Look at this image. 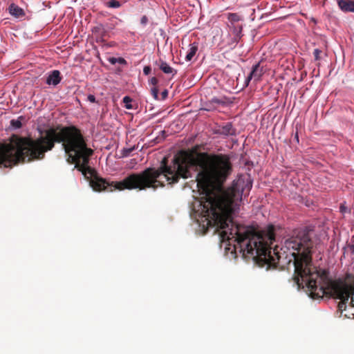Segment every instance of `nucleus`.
I'll use <instances>...</instances> for the list:
<instances>
[{"label":"nucleus","mask_w":354,"mask_h":354,"mask_svg":"<svg viewBox=\"0 0 354 354\" xmlns=\"http://www.w3.org/2000/svg\"><path fill=\"white\" fill-rule=\"evenodd\" d=\"M62 143L68 156L67 162L75 164V168L82 175L90 179V185L96 192H113L115 189L145 190L148 188L156 189L164 187L165 183L174 185L180 178L191 177L190 168L198 167L196 180L198 185L205 191L198 202L201 225L203 228H215L221 231L217 225L207 224L212 219L213 211L217 214H223L224 205L214 206L216 202L224 197L227 189L222 185L227 179V156L223 154L209 156L207 153H194L192 151L180 150L169 160L164 157L157 169L149 167L140 173H133L119 182H109L98 176L95 170L88 166L90 158L94 151L87 147L81 131L75 126L50 128L44 131V136L37 139L19 137L13 135L9 143L0 146V167H12L19 162H30L44 158L46 152L50 151L55 144Z\"/></svg>","instance_id":"obj_1"},{"label":"nucleus","mask_w":354,"mask_h":354,"mask_svg":"<svg viewBox=\"0 0 354 354\" xmlns=\"http://www.w3.org/2000/svg\"><path fill=\"white\" fill-rule=\"evenodd\" d=\"M241 197L240 190L230 189L214 204L217 208L218 205H224V209L221 208L223 214H217L213 211L207 224L220 227L221 241L227 243L228 246L232 245L236 254L239 253L243 259H252L261 266L284 269L292 261L293 279L299 288H306L313 299L327 295L339 299L338 310L341 313L345 310L350 297L354 295V274L346 273L344 277L330 279L328 271H317L312 266L313 227H305L286 240L285 247L289 254L283 257L277 248L271 250L270 245L275 238L273 226H269L266 232H256L251 227L233 221L232 215L239 209Z\"/></svg>","instance_id":"obj_2"},{"label":"nucleus","mask_w":354,"mask_h":354,"mask_svg":"<svg viewBox=\"0 0 354 354\" xmlns=\"http://www.w3.org/2000/svg\"><path fill=\"white\" fill-rule=\"evenodd\" d=\"M263 67L260 66L259 63H257L254 66H253L252 69L248 76L245 80L246 86L249 84V82L251 80H253L254 82H258L261 80L262 75H263Z\"/></svg>","instance_id":"obj_3"},{"label":"nucleus","mask_w":354,"mask_h":354,"mask_svg":"<svg viewBox=\"0 0 354 354\" xmlns=\"http://www.w3.org/2000/svg\"><path fill=\"white\" fill-rule=\"evenodd\" d=\"M216 132L218 134L225 136H234L236 134V129L233 127L231 122H226L219 126Z\"/></svg>","instance_id":"obj_4"},{"label":"nucleus","mask_w":354,"mask_h":354,"mask_svg":"<svg viewBox=\"0 0 354 354\" xmlns=\"http://www.w3.org/2000/svg\"><path fill=\"white\" fill-rule=\"evenodd\" d=\"M339 8L344 12H354V0H337Z\"/></svg>","instance_id":"obj_5"},{"label":"nucleus","mask_w":354,"mask_h":354,"mask_svg":"<svg viewBox=\"0 0 354 354\" xmlns=\"http://www.w3.org/2000/svg\"><path fill=\"white\" fill-rule=\"evenodd\" d=\"M62 80L61 73L57 70L53 71L47 77L46 84L48 85H57Z\"/></svg>","instance_id":"obj_6"},{"label":"nucleus","mask_w":354,"mask_h":354,"mask_svg":"<svg viewBox=\"0 0 354 354\" xmlns=\"http://www.w3.org/2000/svg\"><path fill=\"white\" fill-rule=\"evenodd\" d=\"M227 103V97H214L212 98L207 104V107L205 109L207 111H211L216 108L215 104L216 105H224Z\"/></svg>","instance_id":"obj_7"},{"label":"nucleus","mask_w":354,"mask_h":354,"mask_svg":"<svg viewBox=\"0 0 354 354\" xmlns=\"http://www.w3.org/2000/svg\"><path fill=\"white\" fill-rule=\"evenodd\" d=\"M230 28L232 29V33L234 35L233 41L234 43L237 44L239 41V40L241 39V37H243V34H242L243 27L241 25H239V26L233 25Z\"/></svg>","instance_id":"obj_8"},{"label":"nucleus","mask_w":354,"mask_h":354,"mask_svg":"<svg viewBox=\"0 0 354 354\" xmlns=\"http://www.w3.org/2000/svg\"><path fill=\"white\" fill-rule=\"evenodd\" d=\"M9 12L12 15L16 17H20L25 15L24 10L14 3L9 6Z\"/></svg>","instance_id":"obj_9"},{"label":"nucleus","mask_w":354,"mask_h":354,"mask_svg":"<svg viewBox=\"0 0 354 354\" xmlns=\"http://www.w3.org/2000/svg\"><path fill=\"white\" fill-rule=\"evenodd\" d=\"M198 50V44L193 43L189 45V48L188 50V52L185 56V59L187 62H189L192 59V58L196 55V52Z\"/></svg>","instance_id":"obj_10"},{"label":"nucleus","mask_w":354,"mask_h":354,"mask_svg":"<svg viewBox=\"0 0 354 354\" xmlns=\"http://www.w3.org/2000/svg\"><path fill=\"white\" fill-rule=\"evenodd\" d=\"M160 69L166 74H169L173 72V68L165 62H161Z\"/></svg>","instance_id":"obj_11"},{"label":"nucleus","mask_w":354,"mask_h":354,"mask_svg":"<svg viewBox=\"0 0 354 354\" xmlns=\"http://www.w3.org/2000/svg\"><path fill=\"white\" fill-rule=\"evenodd\" d=\"M227 19L231 22L232 26L235 22H237L241 19L240 16L236 13H229Z\"/></svg>","instance_id":"obj_12"},{"label":"nucleus","mask_w":354,"mask_h":354,"mask_svg":"<svg viewBox=\"0 0 354 354\" xmlns=\"http://www.w3.org/2000/svg\"><path fill=\"white\" fill-rule=\"evenodd\" d=\"M131 102H132V100L129 96H125L123 98V102L125 104L124 106L127 109H131L133 108L132 104H131Z\"/></svg>","instance_id":"obj_13"},{"label":"nucleus","mask_w":354,"mask_h":354,"mask_svg":"<svg viewBox=\"0 0 354 354\" xmlns=\"http://www.w3.org/2000/svg\"><path fill=\"white\" fill-rule=\"evenodd\" d=\"M109 62L113 64H115L117 62L122 64H126V60L122 57H119V58L111 57L109 59Z\"/></svg>","instance_id":"obj_14"},{"label":"nucleus","mask_w":354,"mask_h":354,"mask_svg":"<svg viewBox=\"0 0 354 354\" xmlns=\"http://www.w3.org/2000/svg\"><path fill=\"white\" fill-rule=\"evenodd\" d=\"M10 124L16 129L21 128L22 126L21 122L19 120H12Z\"/></svg>","instance_id":"obj_15"},{"label":"nucleus","mask_w":354,"mask_h":354,"mask_svg":"<svg viewBox=\"0 0 354 354\" xmlns=\"http://www.w3.org/2000/svg\"><path fill=\"white\" fill-rule=\"evenodd\" d=\"M108 6L110 8H117L120 6V3L118 1L113 0L108 3Z\"/></svg>","instance_id":"obj_16"},{"label":"nucleus","mask_w":354,"mask_h":354,"mask_svg":"<svg viewBox=\"0 0 354 354\" xmlns=\"http://www.w3.org/2000/svg\"><path fill=\"white\" fill-rule=\"evenodd\" d=\"M151 93L153 95V97H154V99H156V100L158 99V89L156 86L151 88Z\"/></svg>","instance_id":"obj_17"},{"label":"nucleus","mask_w":354,"mask_h":354,"mask_svg":"<svg viewBox=\"0 0 354 354\" xmlns=\"http://www.w3.org/2000/svg\"><path fill=\"white\" fill-rule=\"evenodd\" d=\"M322 53V51L317 48L314 50L313 55L315 57V60H319L320 59V54Z\"/></svg>","instance_id":"obj_18"},{"label":"nucleus","mask_w":354,"mask_h":354,"mask_svg":"<svg viewBox=\"0 0 354 354\" xmlns=\"http://www.w3.org/2000/svg\"><path fill=\"white\" fill-rule=\"evenodd\" d=\"M133 150H134L133 147L129 148V149H123V156H128Z\"/></svg>","instance_id":"obj_19"},{"label":"nucleus","mask_w":354,"mask_h":354,"mask_svg":"<svg viewBox=\"0 0 354 354\" xmlns=\"http://www.w3.org/2000/svg\"><path fill=\"white\" fill-rule=\"evenodd\" d=\"M151 68L149 66H146L144 67L143 73L145 75H148L151 73Z\"/></svg>","instance_id":"obj_20"},{"label":"nucleus","mask_w":354,"mask_h":354,"mask_svg":"<svg viewBox=\"0 0 354 354\" xmlns=\"http://www.w3.org/2000/svg\"><path fill=\"white\" fill-rule=\"evenodd\" d=\"M158 80L155 77H151L149 80V84L151 85H153L154 86H156V85L158 84Z\"/></svg>","instance_id":"obj_21"},{"label":"nucleus","mask_w":354,"mask_h":354,"mask_svg":"<svg viewBox=\"0 0 354 354\" xmlns=\"http://www.w3.org/2000/svg\"><path fill=\"white\" fill-rule=\"evenodd\" d=\"M147 22H148L147 17L145 15L142 16V17L140 19L141 24H142L143 26H145L147 24Z\"/></svg>","instance_id":"obj_22"},{"label":"nucleus","mask_w":354,"mask_h":354,"mask_svg":"<svg viewBox=\"0 0 354 354\" xmlns=\"http://www.w3.org/2000/svg\"><path fill=\"white\" fill-rule=\"evenodd\" d=\"M87 99L92 103L95 102V97L93 95H88Z\"/></svg>","instance_id":"obj_23"},{"label":"nucleus","mask_w":354,"mask_h":354,"mask_svg":"<svg viewBox=\"0 0 354 354\" xmlns=\"http://www.w3.org/2000/svg\"><path fill=\"white\" fill-rule=\"evenodd\" d=\"M167 95H168V91H167V90L165 89L161 93L162 100L166 99L167 97Z\"/></svg>","instance_id":"obj_24"},{"label":"nucleus","mask_w":354,"mask_h":354,"mask_svg":"<svg viewBox=\"0 0 354 354\" xmlns=\"http://www.w3.org/2000/svg\"><path fill=\"white\" fill-rule=\"evenodd\" d=\"M94 29H95V32H97V31H100L101 30H103V28H102V26L100 25L99 26L95 27Z\"/></svg>","instance_id":"obj_25"},{"label":"nucleus","mask_w":354,"mask_h":354,"mask_svg":"<svg viewBox=\"0 0 354 354\" xmlns=\"http://www.w3.org/2000/svg\"><path fill=\"white\" fill-rule=\"evenodd\" d=\"M346 208L345 207V206L344 205H341V206H340L341 212L344 213L346 212Z\"/></svg>","instance_id":"obj_26"},{"label":"nucleus","mask_w":354,"mask_h":354,"mask_svg":"<svg viewBox=\"0 0 354 354\" xmlns=\"http://www.w3.org/2000/svg\"><path fill=\"white\" fill-rule=\"evenodd\" d=\"M351 298V304L354 306V299L353 298V296L352 297H350Z\"/></svg>","instance_id":"obj_27"}]
</instances>
